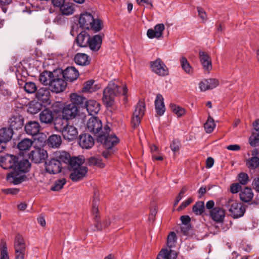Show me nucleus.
<instances>
[{"label": "nucleus", "instance_id": "obj_1", "mask_svg": "<svg viewBox=\"0 0 259 259\" xmlns=\"http://www.w3.org/2000/svg\"><path fill=\"white\" fill-rule=\"evenodd\" d=\"M127 94V89L125 85H118L112 81L103 91V102L107 107H111L114 105L116 97L122 95L126 99Z\"/></svg>", "mask_w": 259, "mask_h": 259}, {"label": "nucleus", "instance_id": "obj_2", "mask_svg": "<svg viewBox=\"0 0 259 259\" xmlns=\"http://www.w3.org/2000/svg\"><path fill=\"white\" fill-rule=\"evenodd\" d=\"M55 128L61 133L64 139L68 141L75 140L78 135V131L76 127L70 124L68 121L61 117L55 120Z\"/></svg>", "mask_w": 259, "mask_h": 259}, {"label": "nucleus", "instance_id": "obj_3", "mask_svg": "<svg viewBox=\"0 0 259 259\" xmlns=\"http://www.w3.org/2000/svg\"><path fill=\"white\" fill-rule=\"evenodd\" d=\"M84 159L82 157H74L70 165V179L73 182H78L86 176L88 171L87 166L83 165Z\"/></svg>", "mask_w": 259, "mask_h": 259}, {"label": "nucleus", "instance_id": "obj_4", "mask_svg": "<svg viewBox=\"0 0 259 259\" xmlns=\"http://www.w3.org/2000/svg\"><path fill=\"white\" fill-rule=\"evenodd\" d=\"M80 27L85 29H92L96 32L100 31L103 26L102 22L99 19H96L90 13L85 12L81 14L79 19Z\"/></svg>", "mask_w": 259, "mask_h": 259}, {"label": "nucleus", "instance_id": "obj_5", "mask_svg": "<svg viewBox=\"0 0 259 259\" xmlns=\"http://www.w3.org/2000/svg\"><path fill=\"white\" fill-rule=\"evenodd\" d=\"M224 206L228 208L230 215L234 219L242 217L245 211V207L241 203L232 199H229L226 201Z\"/></svg>", "mask_w": 259, "mask_h": 259}, {"label": "nucleus", "instance_id": "obj_6", "mask_svg": "<svg viewBox=\"0 0 259 259\" xmlns=\"http://www.w3.org/2000/svg\"><path fill=\"white\" fill-rule=\"evenodd\" d=\"M105 132L97 135V140L99 142L103 144L106 149H111L115 145L118 143L117 137L115 135H109V127H104Z\"/></svg>", "mask_w": 259, "mask_h": 259}, {"label": "nucleus", "instance_id": "obj_7", "mask_svg": "<svg viewBox=\"0 0 259 259\" xmlns=\"http://www.w3.org/2000/svg\"><path fill=\"white\" fill-rule=\"evenodd\" d=\"M51 90L49 89L46 88H40L36 92L35 97L36 98L45 104L46 105H51L53 110L57 111V110L55 109L54 107H59L60 105V102H55L53 104H52V100L51 99Z\"/></svg>", "mask_w": 259, "mask_h": 259}, {"label": "nucleus", "instance_id": "obj_8", "mask_svg": "<svg viewBox=\"0 0 259 259\" xmlns=\"http://www.w3.org/2000/svg\"><path fill=\"white\" fill-rule=\"evenodd\" d=\"M67 83L62 78L61 74L60 75L55 74L49 88L52 92L58 94L65 91Z\"/></svg>", "mask_w": 259, "mask_h": 259}, {"label": "nucleus", "instance_id": "obj_9", "mask_svg": "<svg viewBox=\"0 0 259 259\" xmlns=\"http://www.w3.org/2000/svg\"><path fill=\"white\" fill-rule=\"evenodd\" d=\"M145 103L143 102H139L136 105L132 120V124L134 128H135L139 125L141 119L145 114Z\"/></svg>", "mask_w": 259, "mask_h": 259}, {"label": "nucleus", "instance_id": "obj_10", "mask_svg": "<svg viewBox=\"0 0 259 259\" xmlns=\"http://www.w3.org/2000/svg\"><path fill=\"white\" fill-rule=\"evenodd\" d=\"M87 130L95 135H100L103 133L102 123L101 120L98 117H91L87 124Z\"/></svg>", "mask_w": 259, "mask_h": 259}, {"label": "nucleus", "instance_id": "obj_11", "mask_svg": "<svg viewBox=\"0 0 259 259\" xmlns=\"http://www.w3.org/2000/svg\"><path fill=\"white\" fill-rule=\"evenodd\" d=\"M153 72L159 76H165L168 74V69L160 59H157L150 63Z\"/></svg>", "mask_w": 259, "mask_h": 259}, {"label": "nucleus", "instance_id": "obj_12", "mask_svg": "<svg viewBox=\"0 0 259 259\" xmlns=\"http://www.w3.org/2000/svg\"><path fill=\"white\" fill-rule=\"evenodd\" d=\"M18 162V157L13 155L6 154L0 158V165L5 169H14Z\"/></svg>", "mask_w": 259, "mask_h": 259}, {"label": "nucleus", "instance_id": "obj_13", "mask_svg": "<svg viewBox=\"0 0 259 259\" xmlns=\"http://www.w3.org/2000/svg\"><path fill=\"white\" fill-rule=\"evenodd\" d=\"M47 156L48 153L46 150L42 148H37L31 151L29 158L34 163H39L42 162Z\"/></svg>", "mask_w": 259, "mask_h": 259}, {"label": "nucleus", "instance_id": "obj_14", "mask_svg": "<svg viewBox=\"0 0 259 259\" xmlns=\"http://www.w3.org/2000/svg\"><path fill=\"white\" fill-rule=\"evenodd\" d=\"M6 179L9 183L18 185L24 181L25 176L21 171L14 168L12 171L7 174Z\"/></svg>", "mask_w": 259, "mask_h": 259}, {"label": "nucleus", "instance_id": "obj_15", "mask_svg": "<svg viewBox=\"0 0 259 259\" xmlns=\"http://www.w3.org/2000/svg\"><path fill=\"white\" fill-rule=\"evenodd\" d=\"M78 111L77 107L75 106L73 104H69L63 108L62 118L66 120L73 119L78 114Z\"/></svg>", "mask_w": 259, "mask_h": 259}, {"label": "nucleus", "instance_id": "obj_16", "mask_svg": "<svg viewBox=\"0 0 259 259\" xmlns=\"http://www.w3.org/2000/svg\"><path fill=\"white\" fill-rule=\"evenodd\" d=\"M45 168L46 171L50 174H56L61 171L62 166L59 161L54 158L46 162Z\"/></svg>", "mask_w": 259, "mask_h": 259}, {"label": "nucleus", "instance_id": "obj_17", "mask_svg": "<svg viewBox=\"0 0 259 259\" xmlns=\"http://www.w3.org/2000/svg\"><path fill=\"white\" fill-rule=\"evenodd\" d=\"M211 219L217 223H222L225 217V210L220 207H214L209 211Z\"/></svg>", "mask_w": 259, "mask_h": 259}, {"label": "nucleus", "instance_id": "obj_18", "mask_svg": "<svg viewBox=\"0 0 259 259\" xmlns=\"http://www.w3.org/2000/svg\"><path fill=\"white\" fill-rule=\"evenodd\" d=\"M164 29L165 26L163 24H158L154 27L153 29H149L147 30V36L150 39L154 38H159L162 36L163 31Z\"/></svg>", "mask_w": 259, "mask_h": 259}, {"label": "nucleus", "instance_id": "obj_19", "mask_svg": "<svg viewBox=\"0 0 259 259\" xmlns=\"http://www.w3.org/2000/svg\"><path fill=\"white\" fill-rule=\"evenodd\" d=\"M83 109H85L90 115H95L100 110V104L96 100H90L85 101Z\"/></svg>", "mask_w": 259, "mask_h": 259}, {"label": "nucleus", "instance_id": "obj_20", "mask_svg": "<svg viewBox=\"0 0 259 259\" xmlns=\"http://www.w3.org/2000/svg\"><path fill=\"white\" fill-rule=\"evenodd\" d=\"M62 77L68 81H73L79 76L78 71L74 67H68L63 72Z\"/></svg>", "mask_w": 259, "mask_h": 259}, {"label": "nucleus", "instance_id": "obj_21", "mask_svg": "<svg viewBox=\"0 0 259 259\" xmlns=\"http://www.w3.org/2000/svg\"><path fill=\"white\" fill-rule=\"evenodd\" d=\"M94 139L89 134H83L79 136V144L82 148L90 149L94 145Z\"/></svg>", "mask_w": 259, "mask_h": 259}, {"label": "nucleus", "instance_id": "obj_22", "mask_svg": "<svg viewBox=\"0 0 259 259\" xmlns=\"http://www.w3.org/2000/svg\"><path fill=\"white\" fill-rule=\"evenodd\" d=\"M73 158L71 157L70 154L65 151H58L54 153L53 158L59 161L60 164L61 162H63L70 166Z\"/></svg>", "mask_w": 259, "mask_h": 259}, {"label": "nucleus", "instance_id": "obj_23", "mask_svg": "<svg viewBox=\"0 0 259 259\" xmlns=\"http://www.w3.org/2000/svg\"><path fill=\"white\" fill-rule=\"evenodd\" d=\"M23 118L19 114L12 116L9 120L10 128L15 130L21 128L23 125Z\"/></svg>", "mask_w": 259, "mask_h": 259}, {"label": "nucleus", "instance_id": "obj_24", "mask_svg": "<svg viewBox=\"0 0 259 259\" xmlns=\"http://www.w3.org/2000/svg\"><path fill=\"white\" fill-rule=\"evenodd\" d=\"M199 58L203 69L208 72L212 69V64L210 57L206 53L199 52Z\"/></svg>", "mask_w": 259, "mask_h": 259}, {"label": "nucleus", "instance_id": "obj_25", "mask_svg": "<svg viewBox=\"0 0 259 259\" xmlns=\"http://www.w3.org/2000/svg\"><path fill=\"white\" fill-rule=\"evenodd\" d=\"M40 130V126L36 121H30L25 126V130L28 135H36Z\"/></svg>", "mask_w": 259, "mask_h": 259}, {"label": "nucleus", "instance_id": "obj_26", "mask_svg": "<svg viewBox=\"0 0 259 259\" xmlns=\"http://www.w3.org/2000/svg\"><path fill=\"white\" fill-rule=\"evenodd\" d=\"M102 42V37L99 35H95L90 37L88 46L93 51H97L101 46Z\"/></svg>", "mask_w": 259, "mask_h": 259}, {"label": "nucleus", "instance_id": "obj_27", "mask_svg": "<svg viewBox=\"0 0 259 259\" xmlns=\"http://www.w3.org/2000/svg\"><path fill=\"white\" fill-rule=\"evenodd\" d=\"M177 254L171 249L163 248L157 255L156 259H176Z\"/></svg>", "mask_w": 259, "mask_h": 259}, {"label": "nucleus", "instance_id": "obj_28", "mask_svg": "<svg viewBox=\"0 0 259 259\" xmlns=\"http://www.w3.org/2000/svg\"><path fill=\"white\" fill-rule=\"evenodd\" d=\"M56 72H51L45 71L41 73L39 76V81L44 85H49L51 84V82L53 79Z\"/></svg>", "mask_w": 259, "mask_h": 259}, {"label": "nucleus", "instance_id": "obj_29", "mask_svg": "<svg viewBox=\"0 0 259 259\" xmlns=\"http://www.w3.org/2000/svg\"><path fill=\"white\" fill-rule=\"evenodd\" d=\"M258 151L254 149L251 152L252 157L246 160V165L250 169H254L259 166V158L256 156Z\"/></svg>", "mask_w": 259, "mask_h": 259}, {"label": "nucleus", "instance_id": "obj_30", "mask_svg": "<svg viewBox=\"0 0 259 259\" xmlns=\"http://www.w3.org/2000/svg\"><path fill=\"white\" fill-rule=\"evenodd\" d=\"M163 98L161 94H158L155 100V108L157 114L162 115L165 111Z\"/></svg>", "mask_w": 259, "mask_h": 259}, {"label": "nucleus", "instance_id": "obj_31", "mask_svg": "<svg viewBox=\"0 0 259 259\" xmlns=\"http://www.w3.org/2000/svg\"><path fill=\"white\" fill-rule=\"evenodd\" d=\"M253 126L255 132L253 133L250 137L249 143L251 146H255L259 143V119L253 123Z\"/></svg>", "mask_w": 259, "mask_h": 259}, {"label": "nucleus", "instance_id": "obj_32", "mask_svg": "<svg viewBox=\"0 0 259 259\" xmlns=\"http://www.w3.org/2000/svg\"><path fill=\"white\" fill-rule=\"evenodd\" d=\"M39 119L41 122L51 123L54 119V115L52 111L47 108L43 110L39 114Z\"/></svg>", "mask_w": 259, "mask_h": 259}, {"label": "nucleus", "instance_id": "obj_33", "mask_svg": "<svg viewBox=\"0 0 259 259\" xmlns=\"http://www.w3.org/2000/svg\"><path fill=\"white\" fill-rule=\"evenodd\" d=\"M75 10V5L70 2H64L60 8V11L62 15L69 16L73 14Z\"/></svg>", "mask_w": 259, "mask_h": 259}, {"label": "nucleus", "instance_id": "obj_34", "mask_svg": "<svg viewBox=\"0 0 259 259\" xmlns=\"http://www.w3.org/2000/svg\"><path fill=\"white\" fill-rule=\"evenodd\" d=\"M70 98L71 102L70 104H73L78 108L80 107H83L85 102V98L83 96L79 95L76 93H73L70 95Z\"/></svg>", "mask_w": 259, "mask_h": 259}, {"label": "nucleus", "instance_id": "obj_35", "mask_svg": "<svg viewBox=\"0 0 259 259\" xmlns=\"http://www.w3.org/2000/svg\"><path fill=\"white\" fill-rule=\"evenodd\" d=\"M90 37L87 32L82 31L77 35L76 39V42L79 47H85L88 46Z\"/></svg>", "mask_w": 259, "mask_h": 259}, {"label": "nucleus", "instance_id": "obj_36", "mask_svg": "<svg viewBox=\"0 0 259 259\" xmlns=\"http://www.w3.org/2000/svg\"><path fill=\"white\" fill-rule=\"evenodd\" d=\"M14 247L15 252L19 251H25L26 245L22 236L18 234L15 239Z\"/></svg>", "mask_w": 259, "mask_h": 259}, {"label": "nucleus", "instance_id": "obj_37", "mask_svg": "<svg viewBox=\"0 0 259 259\" xmlns=\"http://www.w3.org/2000/svg\"><path fill=\"white\" fill-rule=\"evenodd\" d=\"M239 196L240 199L242 201L248 202L253 198V194L251 188L245 187L241 189Z\"/></svg>", "mask_w": 259, "mask_h": 259}, {"label": "nucleus", "instance_id": "obj_38", "mask_svg": "<svg viewBox=\"0 0 259 259\" xmlns=\"http://www.w3.org/2000/svg\"><path fill=\"white\" fill-rule=\"evenodd\" d=\"M13 134V130L10 127H3L0 130V139L7 143L11 140Z\"/></svg>", "mask_w": 259, "mask_h": 259}, {"label": "nucleus", "instance_id": "obj_39", "mask_svg": "<svg viewBox=\"0 0 259 259\" xmlns=\"http://www.w3.org/2000/svg\"><path fill=\"white\" fill-rule=\"evenodd\" d=\"M30 167V163L28 160L23 159L20 161L18 160V162L16 164V166H15L14 168L23 173L27 172Z\"/></svg>", "mask_w": 259, "mask_h": 259}, {"label": "nucleus", "instance_id": "obj_40", "mask_svg": "<svg viewBox=\"0 0 259 259\" xmlns=\"http://www.w3.org/2000/svg\"><path fill=\"white\" fill-rule=\"evenodd\" d=\"M62 143L61 137L59 135H53L48 139V145L52 148H58Z\"/></svg>", "mask_w": 259, "mask_h": 259}, {"label": "nucleus", "instance_id": "obj_41", "mask_svg": "<svg viewBox=\"0 0 259 259\" xmlns=\"http://www.w3.org/2000/svg\"><path fill=\"white\" fill-rule=\"evenodd\" d=\"M75 62L81 66L86 65L89 64L90 60L89 56L84 53H77L74 57Z\"/></svg>", "mask_w": 259, "mask_h": 259}, {"label": "nucleus", "instance_id": "obj_42", "mask_svg": "<svg viewBox=\"0 0 259 259\" xmlns=\"http://www.w3.org/2000/svg\"><path fill=\"white\" fill-rule=\"evenodd\" d=\"M94 80H90L84 83L82 91L85 93H92L96 91L100 88L97 84H95Z\"/></svg>", "mask_w": 259, "mask_h": 259}, {"label": "nucleus", "instance_id": "obj_43", "mask_svg": "<svg viewBox=\"0 0 259 259\" xmlns=\"http://www.w3.org/2000/svg\"><path fill=\"white\" fill-rule=\"evenodd\" d=\"M33 143L31 140L25 138L19 143L18 148L20 151H26L32 147Z\"/></svg>", "mask_w": 259, "mask_h": 259}, {"label": "nucleus", "instance_id": "obj_44", "mask_svg": "<svg viewBox=\"0 0 259 259\" xmlns=\"http://www.w3.org/2000/svg\"><path fill=\"white\" fill-rule=\"evenodd\" d=\"M180 61L181 67L184 71L189 74H191L193 72V69L186 58L184 56L181 57Z\"/></svg>", "mask_w": 259, "mask_h": 259}, {"label": "nucleus", "instance_id": "obj_45", "mask_svg": "<svg viewBox=\"0 0 259 259\" xmlns=\"http://www.w3.org/2000/svg\"><path fill=\"white\" fill-rule=\"evenodd\" d=\"M192 210L196 215H201L205 211L204 203L201 201L196 202L193 205Z\"/></svg>", "mask_w": 259, "mask_h": 259}, {"label": "nucleus", "instance_id": "obj_46", "mask_svg": "<svg viewBox=\"0 0 259 259\" xmlns=\"http://www.w3.org/2000/svg\"><path fill=\"white\" fill-rule=\"evenodd\" d=\"M170 108L172 112L178 117L182 116L186 113V111L184 108L174 104H170Z\"/></svg>", "mask_w": 259, "mask_h": 259}, {"label": "nucleus", "instance_id": "obj_47", "mask_svg": "<svg viewBox=\"0 0 259 259\" xmlns=\"http://www.w3.org/2000/svg\"><path fill=\"white\" fill-rule=\"evenodd\" d=\"M99 202V193L98 191H95L93 200L92 213L93 214H98V204Z\"/></svg>", "mask_w": 259, "mask_h": 259}, {"label": "nucleus", "instance_id": "obj_48", "mask_svg": "<svg viewBox=\"0 0 259 259\" xmlns=\"http://www.w3.org/2000/svg\"><path fill=\"white\" fill-rule=\"evenodd\" d=\"M88 164L90 166H97L100 168H103L105 166V164L100 158L94 157H90L88 159Z\"/></svg>", "mask_w": 259, "mask_h": 259}, {"label": "nucleus", "instance_id": "obj_49", "mask_svg": "<svg viewBox=\"0 0 259 259\" xmlns=\"http://www.w3.org/2000/svg\"><path fill=\"white\" fill-rule=\"evenodd\" d=\"M215 126L214 120L212 117L209 116L207 120L204 125V129L206 133H211L214 130Z\"/></svg>", "mask_w": 259, "mask_h": 259}, {"label": "nucleus", "instance_id": "obj_50", "mask_svg": "<svg viewBox=\"0 0 259 259\" xmlns=\"http://www.w3.org/2000/svg\"><path fill=\"white\" fill-rule=\"evenodd\" d=\"M66 181L64 178L56 181L54 185L52 186L51 190L52 191H56L61 190L66 184Z\"/></svg>", "mask_w": 259, "mask_h": 259}, {"label": "nucleus", "instance_id": "obj_51", "mask_svg": "<svg viewBox=\"0 0 259 259\" xmlns=\"http://www.w3.org/2000/svg\"><path fill=\"white\" fill-rule=\"evenodd\" d=\"M41 108V104L38 102L30 104L28 111L31 114H36L38 112Z\"/></svg>", "mask_w": 259, "mask_h": 259}, {"label": "nucleus", "instance_id": "obj_52", "mask_svg": "<svg viewBox=\"0 0 259 259\" xmlns=\"http://www.w3.org/2000/svg\"><path fill=\"white\" fill-rule=\"evenodd\" d=\"M24 89L27 93L32 94L36 91L37 87L35 83L30 81L25 83Z\"/></svg>", "mask_w": 259, "mask_h": 259}, {"label": "nucleus", "instance_id": "obj_53", "mask_svg": "<svg viewBox=\"0 0 259 259\" xmlns=\"http://www.w3.org/2000/svg\"><path fill=\"white\" fill-rule=\"evenodd\" d=\"M176 239V235L175 232H171L168 234L167 239V245L168 247V249H171L174 245Z\"/></svg>", "mask_w": 259, "mask_h": 259}, {"label": "nucleus", "instance_id": "obj_54", "mask_svg": "<svg viewBox=\"0 0 259 259\" xmlns=\"http://www.w3.org/2000/svg\"><path fill=\"white\" fill-rule=\"evenodd\" d=\"M0 259H9L7 244L5 242H3L1 245V258Z\"/></svg>", "mask_w": 259, "mask_h": 259}, {"label": "nucleus", "instance_id": "obj_55", "mask_svg": "<svg viewBox=\"0 0 259 259\" xmlns=\"http://www.w3.org/2000/svg\"><path fill=\"white\" fill-rule=\"evenodd\" d=\"M187 190H188V188L186 186H184L181 189L179 195L176 198L175 201L174 203V206H176V205H178L179 202L181 201V200L183 197L184 194L186 192Z\"/></svg>", "mask_w": 259, "mask_h": 259}, {"label": "nucleus", "instance_id": "obj_56", "mask_svg": "<svg viewBox=\"0 0 259 259\" xmlns=\"http://www.w3.org/2000/svg\"><path fill=\"white\" fill-rule=\"evenodd\" d=\"M249 180L247 174L244 172H241L238 175V181L242 185H246Z\"/></svg>", "mask_w": 259, "mask_h": 259}, {"label": "nucleus", "instance_id": "obj_57", "mask_svg": "<svg viewBox=\"0 0 259 259\" xmlns=\"http://www.w3.org/2000/svg\"><path fill=\"white\" fill-rule=\"evenodd\" d=\"M206 81L208 82L207 84L209 90H212L219 85V81L216 79L209 78L206 79Z\"/></svg>", "mask_w": 259, "mask_h": 259}, {"label": "nucleus", "instance_id": "obj_58", "mask_svg": "<svg viewBox=\"0 0 259 259\" xmlns=\"http://www.w3.org/2000/svg\"><path fill=\"white\" fill-rule=\"evenodd\" d=\"M138 5L146 6L147 8L152 9L153 7L151 0H136Z\"/></svg>", "mask_w": 259, "mask_h": 259}, {"label": "nucleus", "instance_id": "obj_59", "mask_svg": "<svg viewBox=\"0 0 259 259\" xmlns=\"http://www.w3.org/2000/svg\"><path fill=\"white\" fill-rule=\"evenodd\" d=\"M2 191L6 194L16 195L19 192V189L18 188H8L2 189Z\"/></svg>", "mask_w": 259, "mask_h": 259}, {"label": "nucleus", "instance_id": "obj_60", "mask_svg": "<svg viewBox=\"0 0 259 259\" xmlns=\"http://www.w3.org/2000/svg\"><path fill=\"white\" fill-rule=\"evenodd\" d=\"M180 142L177 140H174L171 142L170 145V147L171 150L174 152H178L180 149Z\"/></svg>", "mask_w": 259, "mask_h": 259}, {"label": "nucleus", "instance_id": "obj_61", "mask_svg": "<svg viewBox=\"0 0 259 259\" xmlns=\"http://www.w3.org/2000/svg\"><path fill=\"white\" fill-rule=\"evenodd\" d=\"M193 201V199L192 198H189L185 201L183 202L179 207L178 208V211L182 210L187 206H188L189 204H190Z\"/></svg>", "mask_w": 259, "mask_h": 259}, {"label": "nucleus", "instance_id": "obj_62", "mask_svg": "<svg viewBox=\"0 0 259 259\" xmlns=\"http://www.w3.org/2000/svg\"><path fill=\"white\" fill-rule=\"evenodd\" d=\"M197 9L199 16L201 18L203 22H205L207 19L206 12L201 7H197Z\"/></svg>", "mask_w": 259, "mask_h": 259}, {"label": "nucleus", "instance_id": "obj_63", "mask_svg": "<svg viewBox=\"0 0 259 259\" xmlns=\"http://www.w3.org/2000/svg\"><path fill=\"white\" fill-rule=\"evenodd\" d=\"M207 84L208 82H206V79L201 81L199 84V88L200 91L202 92H205L208 90H209V89H208Z\"/></svg>", "mask_w": 259, "mask_h": 259}, {"label": "nucleus", "instance_id": "obj_64", "mask_svg": "<svg viewBox=\"0 0 259 259\" xmlns=\"http://www.w3.org/2000/svg\"><path fill=\"white\" fill-rule=\"evenodd\" d=\"M240 188L241 186L239 184H233L230 187V191L231 193L235 194L239 192Z\"/></svg>", "mask_w": 259, "mask_h": 259}]
</instances>
